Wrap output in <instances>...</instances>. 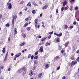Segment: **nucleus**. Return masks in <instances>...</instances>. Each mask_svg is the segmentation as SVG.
Listing matches in <instances>:
<instances>
[{
  "mask_svg": "<svg viewBox=\"0 0 79 79\" xmlns=\"http://www.w3.org/2000/svg\"><path fill=\"white\" fill-rule=\"evenodd\" d=\"M34 21L35 27H37L39 29V27H40V25L39 24L37 26V24H38V20L36 19L34 20Z\"/></svg>",
  "mask_w": 79,
  "mask_h": 79,
  "instance_id": "obj_1",
  "label": "nucleus"
},
{
  "mask_svg": "<svg viewBox=\"0 0 79 79\" xmlns=\"http://www.w3.org/2000/svg\"><path fill=\"white\" fill-rule=\"evenodd\" d=\"M26 71V68L23 67L22 68L19 69L17 71V72L19 73H21L22 71Z\"/></svg>",
  "mask_w": 79,
  "mask_h": 79,
  "instance_id": "obj_2",
  "label": "nucleus"
},
{
  "mask_svg": "<svg viewBox=\"0 0 79 79\" xmlns=\"http://www.w3.org/2000/svg\"><path fill=\"white\" fill-rule=\"evenodd\" d=\"M77 61L79 62V57L76 59V61L75 62L73 61L72 62V65H74V64H77Z\"/></svg>",
  "mask_w": 79,
  "mask_h": 79,
  "instance_id": "obj_3",
  "label": "nucleus"
},
{
  "mask_svg": "<svg viewBox=\"0 0 79 79\" xmlns=\"http://www.w3.org/2000/svg\"><path fill=\"white\" fill-rule=\"evenodd\" d=\"M17 18V16L16 15H15L13 16V19L12 21V25L13 26H14V22H15V19H16Z\"/></svg>",
  "mask_w": 79,
  "mask_h": 79,
  "instance_id": "obj_4",
  "label": "nucleus"
},
{
  "mask_svg": "<svg viewBox=\"0 0 79 79\" xmlns=\"http://www.w3.org/2000/svg\"><path fill=\"white\" fill-rule=\"evenodd\" d=\"M48 8V6L47 5H45L43 6L42 7V10H46Z\"/></svg>",
  "mask_w": 79,
  "mask_h": 79,
  "instance_id": "obj_5",
  "label": "nucleus"
},
{
  "mask_svg": "<svg viewBox=\"0 0 79 79\" xmlns=\"http://www.w3.org/2000/svg\"><path fill=\"white\" fill-rule=\"evenodd\" d=\"M54 35H56L58 37H61V36L62 35V33H61L59 34H57L56 33H54Z\"/></svg>",
  "mask_w": 79,
  "mask_h": 79,
  "instance_id": "obj_6",
  "label": "nucleus"
},
{
  "mask_svg": "<svg viewBox=\"0 0 79 79\" xmlns=\"http://www.w3.org/2000/svg\"><path fill=\"white\" fill-rule=\"evenodd\" d=\"M39 52H43V47H40L39 50Z\"/></svg>",
  "mask_w": 79,
  "mask_h": 79,
  "instance_id": "obj_7",
  "label": "nucleus"
},
{
  "mask_svg": "<svg viewBox=\"0 0 79 79\" xmlns=\"http://www.w3.org/2000/svg\"><path fill=\"white\" fill-rule=\"evenodd\" d=\"M23 72L22 73V75L23 76H25L26 75V70H23Z\"/></svg>",
  "mask_w": 79,
  "mask_h": 79,
  "instance_id": "obj_8",
  "label": "nucleus"
},
{
  "mask_svg": "<svg viewBox=\"0 0 79 79\" xmlns=\"http://www.w3.org/2000/svg\"><path fill=\"white\" fill-rule=\"evenodd\" d=\"M34 74V73H33V71L32 70H30V71L29 73V75L30 76H32L33 74Z\"/></svg>",
  "mask_w": 79,
  "mask_h": 79,
  "instance_id": "obj_9",
  "label": "nucleus"
},
{
  "mask_svg": "<svg viewBox=\"0 0 79 79\" xmlns=\"http://www.w3.org/2000/svg\"><path fill=\"white\" fill-rule=\"evenodd\" d=\"M38 64V62L37 60H35L34 61V65H36L37 66V64Z\"/></svg>",
  "mask_w": 79,
  "mask_h": 79,
  "instance_id": "obj_10",
  "label": "nucleus"
},
{
  "mask_svg": "<svg viewBox=\"0 0 79 79\" xmlns=\"http://www.w3.org/2000/svg\"><path fill=\"white\" fill-rule=\"evenodd\" d=\"M12 8V5H11V4L10 3L9 4V6H8V8L9 9H11Z\"/></svg>",
  "mask_w": 79,
  "mask_h": 79,
  "instance_id": "obj_11",
  "label": "nucleus"
},
{
  "mask_svg": "<svg viewBox=\"0 0 79 79\" xmlns=\"http://www.w3.org/2000/svg\"><path fill=\"white\" fill-rule=\"evenodd\" d=\"M32 3L33 5H34V6H38L39 5H38L37 4H36V3H35V1H33L32 2Z\"/></svg>",
  "mask_w": 79,
  "mask_h": 79,
  "instance_id": "obj_12",
  "label": "nucleus"
},
{
  "mask_svg": "<svg viewBox=\"0 0 79 79\" xmlns=\"http://www.w3.org/2000/svg\"><path fill=\"white\" fill-rule=\"evenodd\" d=\"M60 59V56H56L55 57V60H59Z\"/></svg>",
  "mask_w": 79,
  "mask_h": 79,
  "instance_id": "obj_13",
  "label": "nucleus"
},
{
  "mask_svg": "<svg viewBox=\"0 0 79 79\" xmlns=\"http://www.w3.org/2000/svg\"><path fill=\"white\" fill-rule=\"evenodd\" d=\"M21 55V53H18L17 55H15V56H16L17 57H19V56H20Z\"/></svg>",
  "mask_w": 79,
  "mask_h": 79,
  "instance_id": "obj_14",
  "label": "nucleus"
},
{
  "mask_svg": "<svg viewBox=\"0 0 79 79\" xmlns=\"http://www.w3.org/2000/svg\"><path fill=\"white\" fill-rule=\"evenodd\" d=\"M49 67V65H48V64H47L45 66V69H47Z\"/></svg>",
  "mask_w": 79,
  "mask_h": 79,
  "instance_id": "obj_15",
  "label": "nucleus"
},
{
  "mask_svg": "<svg viewBox=\"0 0 79 79\" xmlns=\"http://www.w3.org/2000/svg\"><path fill=\"white\" fill-rule=\"evenodd\" d=\"M66 4H67V2L64 1L63 3V6H64Z\"/></svg>",
  "mask_w": 79,
  "mask_h": 79,
  "instance_id": "obj_16",
  "label": "nucleus"
},
{
  "mask_svg": "<svg viewBox=\"0 0 79 79\" xmlns=\"http://www.w3.org/2000/svg\"><path fill=\"white\" fill-rule=\"evenodd\" d=\"M14 32H15V33H14V35H15V34H16L17 33H18V32L17 31H16V28H15L14 29Z\"/></svg>",
  "mask_w": 79,
  "mask_h": 79,
  "instance_id": "obj_17",
  "label": "nucleus"
},
{
  "mask_svg": "<svg viewBox=\"0 0 79 79\" xmlns=\"http://www.w3.org/2000/svg\"><path fill=\"white\" fill-rule=\"evenodd\" d=\"M50 45V43L47 42L45 44V46H47V45Z\"/></svg>",
  "mask_w": 79,
  "mask_h": 79,
  "instance_id": "obj_18",
  "label": "nucleus"
},
{
  "mask_svg": "<svg viewBox=\"0 0 79 79\" xmlns=\"http://www.w3.org/2000/svg\"><path fill=\"white\" fill-rule=\"evenodd\" d=\"M46 39V38H43L41 40L42 42H44V41H45V40Z\"/></svg>",
  "mask_w": 79,
  "mask_h": 79,
  "instance_id": "obj_19",
  "label": "nucleus"
},
{
  "mask_svg": "<svg viewBox=\"0 0 79 79\" xmlns=\"http://www.w3.org/2000/svg\"><path fill=\"white\" fill-rule=\"evenodd\" d=\"M28 25V23H26L24 25L23 27H27V26Z\"/></svg>",
  "mask_w": 79,
  "mask_h": 79,
  "instance_id": "obj_20",
  "label": "nucleus"
},
{
  "mask_svg": "<svg viewBox=\"0 0 79 79\" xmlns=\"http://www.w3.org/2000/svg\"><path fill=\"white\" fill-rule=\"evenodd\" d=\"M42 73H40L39 74V76H38L39 78H40V77H41V76H42Z\"/></svg>",
  "mask_w": 79,
  "mask_h": 79,
  "instance_id": "obj_21",
  "label": "nucleus"
},
{
  "mask_svg": "<svg viewBox=\"0 0 79 79\" xmlns=\"http://www.w3.org/2000/svg\"><path fill=\"white\" fill-rule=\"evenodd\" d=\"M24 44H25V42H23L22 44H20V46H23V45H24Z\"/></svg>",
  "mask_w": 79,
  "mask_h": 79,
  "instance_id": "obj_22",
  "label": "nucleus"
},
{
  "mask_svg": "<svg viewBox=\"0 0 79 79\" xmlns=\"http://www.w3.org/2000/svg\"><path fill=\"white\" fill-rule=\"evenodd\" d=\"M22 35L23 37V38H26V34H22Z\"/></svg>",
  "mask_w": 79,
  "mask_h": 79,
  "instance_id": "obj_23",
  "label": "nucleus"
},
{
  "mask_svg": "<svg viewBox=\"0 0 79 79\" xmlns=\"http://www.w3.org/2000/svg\"><path fill=\"white\" fill-rule=\"evenodd\" d=\"M4 68V67L2 65H1L0 66V69H1V70H2Z\"/></svg>",
  "mask_w": 79,
  "mask_h": 79,
  "instance_id": "obj_24",
  "label": "nucleus"
},
{
  "mask_svg": "<svg viewBox=\"0 0 79 79\" xmlns=\"http://www.w3.org/2000/svg\"><path fill=\"white\" fill-rule=\"evenodd\" d=\"M27 6H31V3L29 2L27 5Z\"/></svg>",
  "mask_w": 79,
  "mask_h": 79,
  "instance_id": "obj_25",
  "label": "nucleus"
},
{
  "mask_svg": "<svg viewBox=\"0 0 79 79\" xmlns=\"http://www.w3.org/2000/svg\"><path fill=\"white\" fill-rule=\"evenodd\" d=\"M56 41L57 42H60V39L58 38H57L56 40Z\"/></svg>",
  "mask_w": 79,
  "mask_h": 79,
  "instance_id": "obj_26",
  "label": "nucleus"
},
{
  "mask_svg": "<svg viewBox=\"0 0 79 79\" xmlns=\"http://www.w3.org/2000/svg\"><path fill=\"white\" fill-rule=\"evenodd\" d=\"M73 6H70L69 9L71 11H73Z\"/></svg>",
  "mask_w": 79,
  "mask_h": 79,
  "instance_id": "obj_27",
  "label": "nucleus"
},
{
  "mask_svg": "<svg viewBox=\"0 0 79 79\" xmlns=\"http://www.w3.org/2000/svg\"><path fill=\"white\" fill-rule=\"evenodd\" d=\"M68 26L66 25H64V27L65 28V29H66L68 28Z\"/></svg>",
  "mask_w": 79,
  "mask_h": 79,
  "instance_id": "obj_28",
  "label": "nucleus"
},
{
  "mask_svg": "<svg viewBox=\"0 0 79 79\" xmlns=\"http://www.w3.org/2000/svg\"><path fill=\"white\" fill-rule=\"evenodd\" d=\"M32 12L33 14H35V13H36L35 10H33L32 11Z\"/></svg>",
  "mask_w": 79,
  "mask_h": 79,
  "instance_id": "obj_29",
  "label": "nucleus"
},
{
  "mask_svg": "<svg viewBox=\"0 0 79 79\" xmlns=\"http://www.w3.org/2000/svg\"><path fill=\"white\" fill-rule=\"evenodd\" d=\"M68 45V42H66L64 44L65 47H67V45Z\"/></svg>",
  "mask_w": 79,
  "mask_h": 79,
  "instance_id": "obj_30",
  "label": "nucleus"
},
{
  "mask_svg": "<svg viewBox=\"0 0 79 79\" xmlns=\"http://www.w3.org/2000/svg\"><path fill=\"white\" fill-rule=\"evenodd\" d=\"M27 31H30V30L31 29V27H27Z\"/></svg>",
  "mask_w": 79,
  "mask_h": 79,
  "instance_id": "obj_31",
  "label": "nucleus"
},
{
  "mask_svg": "<svg viewBox=\"0 0 79 79\" xmlns=\"http://www.w3.org/2000/svg\"><path fill=\"white\" fill-rule=\"evenodd\" d=\"M10 24L9 23H7L6 25V27H9V26H10Z\"/></svg>",
  "mask_w": 79,
  "mask_h": 79,
  "instance_id": "obj_32",
  "label": "nucleus"
},
{
  "mask_svg": "<svg viewBox=\"0 0 79 79\" xmlns=\"http://www.w3.org/2000/svg\"><path fill=\"white\" fill-rule=\"evenodd\" d=\"M38 57H39L38 56H35L34 57V59H37V58H38Z\"/></svg>",
  "mask_w": 79,
  "mask_h": 79,
  "instance_id": "obj_33",
  "label": "nucleus"
},
{
  "mask_svg": "<svg viewBox=\"0 0 79 79\" xmlns=\"http://www.w3.org/2000/svg\"><path fill=\"white\" fill-rule=\"evenodd\" d=\"M33 67V69H35L36 68V67H37V65H35Z\"/></svg>",
  "mask_w": 79,
  "mask_h": 79,
  "instance_id": "obj_34",
  "label": "nucleus"
},
{
  "mask_svg": "<svg viewBox=\"0 0 79 79\" xmlns=\"http://www.w3.org/2000/svg\"><path fill=\"white\" fill-rule=\"evenodd\" d=\"M71 60H74V56H72V57H71Z\"/></svg>",
  "mask_w": 79,
  "mask_h": 79,
  "instance_id": "obj_35",
  "label": "nucleus"
},
{
  "mask_svg": "<svg viewBox=\"0 0 79 79\" xmlns=\"http://www.w3.org/2000/svg\"><path fill=\"white\" fill-rule=\"evenodd\" d=\"M38 51H36V52H35V56L37 55H38Z\"/></svg>",
  "mask_w": 79,
  "mask_h": 79,
  "instance_id": "obj_36",
  "label": "nucleus"
},
{
  "mask_svg": "<svg viewBox=\"0 0 79 79\" xmlns=\"http://www.w3.org/2000/svg\"><path fill=\"white\" fill-rule=\"evenodd\" d=\"M64 9L65 10H67L68 9V8L67 7H64Z\"/></svg>",
  "mask_w": 79,
  "mask_h": 79,
  "instance_id": "obj_37",
  "label": "nucleus"
},
{
  "mask_svg": "<svg viewBox=\"0 0 79 79\" xmlns=\"http://www.w3.org/2000/svg\"><path fill=\"white\" fill-rule=\"evenodd\" d=\"M75 10H78V7L77 6H76V7L75 8Z\"/></svg>",
  "mask_w": 79,
  "mask_h": 79,
  "instance_id": "obj_38",
  "label": "nucleus"
},
{
  "mask_svg": "<svg viewBox=\"0 0 79 79\" xmlns=\"http://www.w3.org/2000/svg\"><path fill=\"white\" fill-rule=\"evenodd\" d=\"M39 3L40 5H42V3L41 1L39 2Z\"/></svg>",
  "mask_w": 79,
  "mask_h": 79,
  "instance_id": "obj_39",
  "label": "nucleus"
},
{
  "mask_svg": "<svg viewBox=\"0 0 79 79\" xmlns=\"http://www.w3.org/2000/svg\"><path fill=\"white\" fill-rule=\"evenodd\" d=\"M34 56L33 55H32L31 56V60H32V59H33V58H34Z\"/></svg>",
  "mask_w": 79,
  "mask_h": 79,
  "instance_id": "obj_40",
  "label": "nucleus"
},
{
  "mask_svg": "<svg viewBox=\"0 0 79 79\" xmlns=\"http://www.w3.org/2000/svg\"><path fill=\"white\" fill-rule=\"evenodd\" d=\"M24 10H25V11H27V7H25L23 9Z\"/></svg>",
  "mask_w": 79,
  "mask_h": 79,
  "instance_id": "obj_41",
  "label": "nucleus"
},
{
  "mask_svg": "<svg viewBox=\"0 0 79 79\" xmlns=\"http://www.w3.org/2000/svg\"><path fill=\"white\" fill-rule=\"evenodd\" d=\"M53 31H52V32H50L49 33V34L50 35H51V34H53Z\"/></svg>",
  "mask_w": 79,
  "mask_h": 79,
  "instance_id": "obj_42",
  "label": "nucleus"
},
{
  "mask_svg": "<svg viewBox=\"0 0 79 79\" xmlns=\"http://www.w3.org/2000/svg\"><path fill=\"white\" fill-rule=\"evenodd\" d=\"M37 37H38V38L40 39V38L41 37V36L40 35H38L37 36Z\"/></svg>",
  "mask_w": 79,
  "mask_h": 79,
  "instance_id": "obj_43",
  "label": "nucleus"
},
{
  "mask_svg": "<svg viewBox=\"0 0 79 79\" xmlns=\"http://www.w3.org/2000/svg\"><path fill=\"white\" fill-rule=\"evenodd\" d=\"M61 11H63L64 10V7H62L61 9Z\"/></svg>",
  "mask_w": 79,
  "mask_h": 79,
  "instance_id": "obj_44",
  "label": "nucleus"
},
{
  "mask_svg": "<svg viewBox=\"0 0 79 79\" xmlns=\"http://www.w3.org/2000/svg\"><path fill=\"white\" fill-rule=\"evenodd\" d=\"M23 3H24V2L23 1H22L20 3V5H22V4H23Z\"/></svg>",
  "mask_w": 79,
  "mask_h": 79,
  "instance_id": "obj_45",
  "label": "nucleus"
},
{
  "mask_svg": "<svg viewBox=\"0 0 79 79\" xmlns=\"http://www.w3.org/2000/svg\"><path fill=\"white\" fill-rule=\"evenodd\" d=\"M31 55L30 54H29L28 56V58H31Z\"/></svg>",
  "mask_w": 79,
  "mask_h": 79,
  "instance_id": "obj_46",
  "label": "nucleus"
},
{
  "mask_svg": "<svg viewBox=\"0 0 79 79\" xmlns=\"http://www.w3.org/2000/svg\"><path fill=\"white\" fill-rule=\"evenodd\" d=\"M66 79V77L65 76H64L61 79Z\"/></svg>",
  "mask_w": 79,
  "mask_h": 79,
  "instance_id": "obj_47",
  "label": "nucleus"
},
{
  "mask_svg": "<svg viewBox=\"0 0 79 79\" xmlns=\"http://www.w3.org/2000/svg\"><path fill=\"white\" fill-rule=\"evenodd\" d=\"M51 37H52V35H51L49 36L48 37V39H50L51 38Z\"/></svg>",
  "mask_w": 79,
  "mask_h": 79,
  "instance_id": "obj_48",
  "label": "nucleus"
},
{
  "mask_svg": "<svg viewBox=\"0 0 79 79\" xmlns=\"http://www.w3.org/2000/svg\"><path fill=\"white\" fill-rule=\"evenodd\" d=\"M64 56H65V57L68 56V55H67V54L66 53H64Z\"/></svg>",
  "mask_w": 79,
  "mask_h": 79,
  "instance_id": "obj_49",
  "label": "nucleus"
},
{
  "mask_svg": "<svg viewBox=\"0 0 79 79\" xmlns=\"http://www.w3.org/2000/svg\"><path fill=\"white\" fill-rule=\"evenodd\" d=\"M10 37H9L8 38V40L9 42H10Z\"/></svg>",
  "mask_w": 79,
  "mask_h": 79,
  "instance_id": "obj_50",
  "label": "nucleus"
},
{
  "mask_svg": "<svg viewBox=\"0 0 79 79\" xmlns=\"http://www.w3.org/2000/svg\"><path fill=\"white\" fill-rule=\"evenodd\" d=\"M2 52L3 53H5V50H2Z\"/></svg>",
  "mask_w": 79,
  "mask_h": 79,
  "instance_id": "obj_51",
  "label": "nucleus"
},
{
  "mask_svg": "<svg viewBox=\"0 0 79 79\" xmlns=\"http://www.w3.org/2000/svg\"><path fill=\"white\" fill-rule=\"evenodd\" d=\"M60 66H59L57 68V70H59L60 69Z\"/></svg>",
  "mask_w": 79,
  "mask_h": 79,
  "instance_id": "obj_52",
  "label": "nucleus"
},
{
  "mask_svg": "<svg viewBox=\"0 0 79 79\" xmlns=\"http://www.w3.org/2000/svg\"><path fill=\"white\" fill-rule=\"evenodd\" d=\"M73 24H74V25H76V22H74Z\"/></svg>",
  "mask_w": 79,
  "mask_h": 79,
  "instance_id": "obj_53",
  "label": "nucleus"
},
{
  "mask_svg": "<svg viewBox=\"0 0 79 79\" xmlns=\"http://www.w3.org/2000/svg\"><path fill=\"white\" fill-rule=\"evenodd\" d=\"M70 29H72V28H73V26H71L69 27Z\"/></svg>",
  "mask_w": 79,
  "mask_h": 79,
  "instance_id": "obj_54",
  "label": "nucleus"
},
{
  "mask_svg": "<svg viewBox=\"0 0 79 79\" xmlns=\"http://www.w3.org/2000/svg\"><path fill=\"white\" fill-rule=\"evenodd\" d=\"M11 68H10L8 69V71H10V70H11Z\"/></svg>",
  "mask_w": 79,
  "mask_h": 79,
  "instance_id": "obj_55",
  "label": "nucleus"
},
{
  "mask_svg": "<svg viewBox=\"0 0 79 79\" xmlns=\"http://www.w3.org/2000/svg\"><path fill=\"white\" fill-rule=\"evenodd\" d=\"M7 57V56H6L5 57V60L4 61H5V60H6V58Z\"/></svg>",
  "mask_w": 79,
  "mask_h": 79,
  "instance_id": "obj_56",
  "label": "nucleus"
},
{
  "mask_svg": "<svg viewBox=\"0 0 79 79\" xmlns=\"http://www.w3.org/2000/svg\"><path fill=\"white\" fill-rule=\"evenodd\" d=\"M16 58H17L16 56H15V58H14V60H16Z\"/></svg>",
  "mask_w": 79,
  "mask_h": 79,
  "instance_id": "obj_57",
  "label": "nucleus"
},
{
  "mask_svg": "<svg viewBox=\"0 0 79 79\" xmlns=\"http://www.w3.org/2000/svg\"><path fill=\"white\" fill-rule=\"evenodd\" d=\"M63 52H64V50H62L61 51V53H63Z\"/></svg>",
  "mask_w": 79,
  "mask_h": 79,
  "instance_id": "obj_58",
  "label": "nucleus"
},
{
  "mask_svg": "<svg viewBox=\"0 0 79 79\" xmlns=\"http://www.w3.org/2000/svg\"><path fill=\"white\" fill-rule=\"evenodd\" d=\"M2 14L0 15V18H2Z\"/></svg>",
  "mask_w": 79,
  "mask_h": 79,
  "instance_id": "obj_59",
  "label": "nucleus"
},
{
  "mask_svg": "<svg viewBox=\"0 0 79 79\" xmlns=\"http://www.w3.org/2000/svg\"><path fill=\"white\" fill-rule=\"evenodd\" d=\"M74 0H71L70 2L71 3L73 2H74Z\"/></svg>",
  "mask_w": 79,
  "mask_h": 79,
  "instance_id": "obj_60",
  "label": "nucleus"
},
{
  "mask_svg": "<svg viewBox=\"0 0 79 79\" xmlns=\"http://www.w3.org/2000/svg\"><path fill=\"white\" fill-rule=\"evenodd\" d=\"M42 14H40V17H42Z\"/></svg>",
  "mask_w": 79,
  "mask_h": 79,
  "instance_id": "obj_61",
  "label": "nucleus"
},
{
  "mask_svg": "<svg viewBox=\"0 0 79 79\" xmlns=\"http://www.w3.org/2000/svg\"><path fill=\"white\" fill-rule=\"evenodd\" d=\"M58 9H56V13H58Z\"/></svg>",
  "mask_w": 79,
  "mask_h": 79,
  "instance_id": "obj_62",
  "label": "nucleus"
},
{
  "mask_svg": "<svg viewBox=\"0 0 79 79\" xmlns=\"http://www.w3.org/2000/svg\"><path fill=\"white\" fill-rule=\"evenodd\" d=\"M25 21H28V18H27L25 19Z\"/></svg>",
  "mask_w": 79,
  "mask_h": 79,
  "instance_id": "obj_63",
  "label": "nucleus"
},
{
  "mask_svg": "<svg viewBox=\"0 0 79 79\" xmlns=\"http://www.w3.org/2000/svg\"><path fill=\"white\" fill-rule=\"evenodd\" d=\"M11 56H13V55H14V54H13V53H12L11 54Z\"/></svg>",
  "mask_w": 79,
  "mask_h": 79,
  "instance_id": "obj_64",
  "label": "nucleus"
}]
</instances>
